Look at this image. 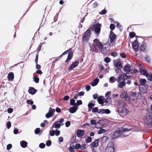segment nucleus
<instances>
[{
  "label": "nucleus",
  "mask_w": 152,
  "mask_h": 152,
  "mask_svg": "<svg viewBox=\"0 0 152 152\" xmlns=\"http://www.w3.org/2000/svg\"><path fill=\"white\" fill-rule=\"evenodd\" d=\"M106 130L100 128V129L98 131L97 133L98 134H100L103 133H104L106 132Z\"/></svg>",
  "instance_id": "obj_36"
},
{
  "label": "nucleus",
  "mask_w": 152,
  "mask_h": 152,
  "mask_svg": "<svg viewBox=\"0 0 152 152\" xmlns=\"http://www.w3.org/2000/svg\"><path fill=\"white\" fill-rule=\"evenodd\" d=\"M148 79L152 81V74H150V76H148Z\"/></svg>",
  "instance_id": "obj_61"
},
{
  "label": "nucleus",
  "mask_w": 152,
  "mask_h": 152,
  "mask_svg": "<svg viewBox=\"0 0 152 152\" xmlns=\"http://www.w3.org/2000/svg\"><path fill=\"white\" fill-rule=\"evenodd\" d=\"M111 102V100L110 98H107L105 100L104 102L107 103L108 104H110Z\"/></svg>",
  "instance_id": "obj_37"
},
{
  "label": "nucleus",
  "mask_w": 152,
  "mask_h": 152,
  "mask_svg": "<svg viewBox=\"0 0 152 152\" xmlns=\"http://www.w3.org/2000/svg\"><path fill=\"white\" fill-rule=\"evenodd\" d=\"M11 125V123L10 121L8 122L6 124L7 127L8 129H9L10 128Z\"/></svg>",
  "instance_id": "obj_42"
},
{
  "label": "nucleus",
  "mask_w": 152,
  "mask_h": 152,
  "mask_svg": "<svg viewBox=\"0 0 152 152\" xmlns=\"http://www.w3.org/2000/svg\"><path fill=\"white\" fill-rule=\"evenodd\" d=\"M94 104L92 103H90L88 104V106L89 110H91V108L94 106Z\"/></svg>",
  "instance_id": "obj_35"
},
{
  "label": "nucleus",
  "mask_w": 152,
  "mask_h": 152,
  "mask_svg": "<svg viewBox=\"0 0 152 152\" xmlns=\"http://www.w3.org/2000/svg\"><path fill=\"white\" fill-rule=\"evenodd\" d=\"M26 102H27V104H30L31 105L32 104L34 103L31 100H27V101Z\"/></svg>",
  "instance_id": "obj_46"
},
{
  "label": "nucleus",
  "mask_w": 152,
  "mask_h": 152,
  "mask_svg": "<svg viewBox=\"0 0 152 152\" xmlns=\"http://www.w3.org/2000/svg\"><path fill=\"white\" fill-rule=\"evenodd\" d=\"M93 45L91 47V50L92 51L97 52L98 49H100L102 47L103 45L101 42L99 41L97 39H95L94 40Z\"/></svg>",
  "instance_id": "obj_2"
},
{
  "label": "nucleus",
  "mask_w": 152,
  "mask_h": 152,
  "mask_svg": "<svg viewBox=\"0 0 152 152\" xmlns=\"http://www.w3.org/2000/svg\"><path fill=\"white\" fill-rule=\"evenodd\" d=\"M145 58L146 61H149L151 60L150 57L148 55H146Z\"/></svg>",
  "instance_id": "obj_47"
},
{
  "label": "nucleus",
  "mask_w": 152,
  "mask_h": 152,
  "mask_svg": "<svg viewBox=\"0 0 152 152\" xmlns=\"http://www.w3.org/2000/svg\"><path fill=\"white\" fill-rule=\"evenodd\" d=\"M99 113H101L102 114L106 113L108 114L110 113V110L108 109H102L99 110Z\"/></svg>",
  "instance_id": "obj_15"
},
{
  "label": "nucleus",
  "mask_w": 152,
  "mask_h": 152,
  "mask_svg": "<svg viewBox=\"0 0 152 152\" xmlns=\"http://www.w3.org/2000/svg\"><path fill=\"white\" fill-rule=\"evenodd\" d=\"M60 132L59 130H56V131H55V134L56 136H58V135H59L60 134Z\"/></svg>",
  "instance_id": "obj_50"
},
{
  "label": "nucleus",
  "mask_w": 152,
  "mask_h": 152,
  "mask_svg": "<svg viewBox=\"0 0 152 152\" xmlns=\"http://www.w3.org/2000/svg\"><path fill=\"white\" fill-rule=\"evenodd\" d=\"M7 77L9 80H13L14 78V75L13 73L12 72H10L8 75Z\"/></svg>",
  "instance_id": "obj_23"
},
{
  "label": "nucleus",
  "mask_w": 152,
  "mask_h": 152,
  "mask_svg": "<svg viewBox=\"0 0 152 152\" xmlns=\"http://www.w3.org/2000/svg\"><path fill=\"white\" fill-rule=\"evenodd\" d=\"M70 104L71 105H77L75 103V100L73 99H72L70 100Z\"/></svg>",
  "instance_id": "obj_38"
},
{
  "label": "nucleus",
  "mask_w": 152,
  "mask_h": 152,
  "mask_svg": "<svg viewBox=\"0 0 152 152\" xmlns=\"http://www.w3.org/2000/svg\"><path fill=\"white\" fill-rule=\"evenodd\" d=\"M115 145L112 142H110L108 144L105 149V152H115Z\"/></svg>",
  "instance_id": "obj_3"
},
{
  "label": "nucleus",
  "mask_w": 152,
  "mask_h": 152,
  "mask_svg": "<svg viewBox=\"0 0 152 152\" xmlns=\"http://www.w3.org/2000/svg\"><path fill=\"white\" fill-rule=\"evenodd\" d=\"M96 121L95 120H92L90 121L91 123L93 125L96 124Z\"/></svg>",
  "instance_id": "obj_48"
},
{
  "label": "nucleus",
  "mask_w": 152,
  "mask_h": 152,
  "mask_svg": "<svg viewBox=\"0 0 152 152\" xmlns=\"http://www.w3.org/2000/svg\"><path fill=\"white\" fill-rule=\"evenodd\" d=\"M73 55V53L72 52L69 53L68 55L67 59L66 60V62H68V60H70L72 58Z\"/></svg>",
  "instance_id": "obj_34"
},
{
  "label": "nucleus",
  "mask_w": 152,
  "mask_h": 152,
  "mask_svg": "<svg viewBox=\"0 0 152 152\" xmlns=\"http://www.w3.org/2000/svg\"><path fill=\"white\" fill-rule=\"evenodd\" d=\"M145 122L147 124L152 125V115H146L144 119Z\"/></svg>",
  "instance_id": "obj_7"
},
{
  "label": "nucleus",
  "mask_w": 152,
  "mask_h": 152,
  "mask_svg": "<svg viewBox=\"0 0 152 152\" xmlns=\"http://www.w3.org/2000/svg\"><path fill=\"white\" fill-rule=\"evenodd\" d=\"M131 130L133 131L132 128H120L112 134L111 137L113 139H114L122 135L124 137L127 136L129 134L128 132Z\"/></svg>",
  "instance_id": "obj_1"
},
{
  "label": "nucleus",
  "mask_w": 152,
  "mask_h": 152,
  "mask_svg": "<svg viewBox=\"0 0 152 152\" xmlns=\"http://www.w3.org/2000/svg\"><path fill=\"white\" fill-rule=\"evenodd\" d=\"M55 133V131L52 130V131H50V134L51 136H53Z\"/></svg>",
  "instance_id": "obj_54"
},
{
  "label": "nucleus",
  "mask_w": 152,
  "mask_h": 152,
  "mask_svg": "<svg viewBox=\"0 0 152 152\" xmlns=\"http://www.w3.org/2000/svg\"><path fill=\"white\" fill-rule=\"evenodd\" d=\"M81 145L77 143L76 144L75 148V149H77L81 148Z\"/></svg>",
  "instance_id": "obj_41"
},
{
  "label": "nucleus",
  "mask_w": 152,
  "mask_h": 152,
  "mask_svg": "<svg viewBox=\"0 0 152 152\" xmlns=\"http://www.w3.org/2000/svg\"><path fill=\"white\" fill-rule=\"evenodd\" d=\"M110 61V59L108 57H106L104 59V61L107 63L109 62Z\"/></svg>",
  "instance_id": "obj_43"
},
{
  "label": "nucleus",
  "mask_w": 152,
  "mask_h": 152,
  "mask_svg": "<svg viewBox=\"0 0 152 152\" xmlns=\"http://www.w3.org/2000/svg\"><path fill=\"white\" fill-rule=\"evenodd\" d=\"M135 34L133 32H131L129 33V35L131 38H133L135 36Z\"/></svg>",
  "instance_id": "obj_44"
},
{
  "label": "nucleus",
  "mask_w": 152,
  "mask_h": 152,
  "mask_svg": "<svg viewBox=\"0 0 152 152\" xmlns=\"http://www.w3.org/2000/svg\"><path fill=\"white\" fill-rule=\"evenodd\" d=\"M121 98H125L128 97V94L126 91L123 92L120 95Z\"/></svg>",
  "instance_id": "obj_26"
},
{
  "label": "nucleus",
  "mask_w": 152,
  "mask_h": 152,
  "mask_svg": "<svg viewBox=\"0 0 152 152\" xmlns=\"http://www.w3.org/2000/svg\"><path fill=\"white\" fill-rule=\"evenodd\" d=\"M139 82L141 85L144 86L146 82V80L145 79H140Z\"/></svg>",
  "instance_id": "obj_33"
},
{
  "label": "nucleus",
  "mask_w": 152,
  "mask_h": 152,
  "mask_svg": "<svg viewBox=\"0 0 152 152\" xmlns=\"http://www.w3.org/2000/svg\"><path fill=\"white\" fill-rule=\"evenodd\" d=\"M64 121V119L62 118L59 121H56L53 124L52 126V129H53L54 128H59L61 126L63 125V122Z\"/></svg>",
  "instance_id": "obj_6"
},
{
  "label": "nucleus",
  "mask_w": 152,
  "mask_h": 152,
  "mask_svg": "<svg viewBox=\"0 0 152 152\" xmlns=\"http://www.w3.org/2000/svg\"><path fill=\"white\" fill-rule=\"evenodd\" d=\"M111 94V92L110 91H107V92L105 94V96L106 97H109V96Z\"/></svg>",
  "instance_id": "obj_60"
},
{
  "label": "nucleus",
  "mask_w": 152,
  "mask_h": 152,
  "mask_svg": "<svg viewBox=\"0 0 152 152\" xmlns=\"http://www.w3.org/2000/svg\"><path fill=\"white\" fill-rule=\"evenodd\" d=\"M28 143L24 140H22L20 142L21 146L23 148H25L27 147Z\"/></svg>",
  "instance_id": "obj_24"
},
{
  "label": "nucleus",
  "mask_w": 152,
  "mask_h": 152,
  "mask_svg": "<svg viewBox=\"0 0 152 152\" xmlns=\"http://www.w3.org/2000/svg\"><path fill=\"white\" fill-rule=\"evenodd\" d=\"M77 110L76 107H71L69 109V111L71 113H74Z\"/></svg>",
  "instance_id": "obj_29"
},
{
  "label": "nucleus",
  "mask_w": 152,
  "mask_h": 152,
  "mask_svg": "<svg viewBox=\"0 0 152 152\" xmlns=\"http://www.w3.org/2000/svg\"><path fill=\"white\" fill-rule=\"evenodd\" d=\"M82 103V102L81 100H78L77 102V105H78L81 104Z\"/></svg>",
  "instance_id": "obj_58"
},
{
  "label": "nucleus",
  "mask_w": 152,
  "mask_h": 152,
  "mask_svg": "<svg viewBox=\"0 0 152 152\" xmlns=\"http://www.w3.org/2000/svg\"><path fill=\"white\" fill-rule=\"evenodd\" d=\"M146 43L145 42H143L140 45V49L141 50L144 51L146 49Z\"/></svg>",
  "instance_id": "obj_17"
},
{
  "label": "nucleus",
  "mask_w": 152,
  "mask_h": 152,
  "mask_svg": "<svg viewBox=\"0 0 152 152\" xmlns=\"http://www.w3.org/2000/svg\"><path fill=\"white\" fill-rule=\"evenodd\" d=\"M79 62L78 61H75L72 63L71 66L69 67V69L71 70L73 68L76 67L78 64Z\"/></svg>",
  "instance_id": "obj_14"
},
{
  "label": "nucleus",
  "mask_w": 152,
  "mask_h": 152,
  "mask_svg": "<svg viewBox=\"0 0 152 152\" xmlns=\"http://www.w3.org/2000/svg\"><path fill=\"white\" fill-rule=\"evenodd\" d=\"M70 124V122L69 121H67L65 123L66 126V127H69Z\"/></svg>",
  "instance_id": "obj_59"
},
{
  "label": "nucleus",
  "mask_w": 152,
  "mask_h": 152,
  "mask_svg": "<svg viewBox=\"0 0 152 152\" xmlns=\"http://www.w3.org/2000/svg\"><path fill=\"white\" fill-rule=\"evenodd\" d=\"M116 80L115 78L113 76L111 77L109 79V82L111 83H114Z\"/></svg>",
  "instance_id": "obj_32"
},
{
  "label": "nucleus",
  "mask_w": 152,
  "mask_h": 152,
  "mask_svg": "<svg viewBox=\"0 0 152 152\" xmlns=\"http://www.w3.org/2000/svg\"><path fill=\"white\" fill-rule=\"evenodd\" d=\"M91 141V137H88L86 140V142L87 143H89Z\"/></svg>",
  "instance_id": "obj_40"
},
{
  "label": "nucleus",
  "mask_w": 152,
  "mask_h": 152,
  "mask_svg": "<svg viewBox=\"0 0 152 152\" xmlns=\"http://www.w3.org/2000/svg\"><path fill=\"white\" fill-rule=\"evenodd\" d=\"M45 144L43 143H41L39 145V147L42 148H45Z\"/></svg>",
  "instance_id": "obj_51"
},
{
  "label": "nucleus",
  "mask_w": 152,
  "mask_h": 152,
  "mask_svg": "<svg viewBox=\"0 0 152 152\" xmlns=\"http://www.w3.org/2000/svg\"><path fill=\"white\" fill-rule=\"evenodd\" d=\"M58 141L60 143L62 142L63 141V138L61 137H60L58 138Z\"/></svg>",
  "instance_id": "obj_57"
},
{
  "label": "nucleus",
  "mask_w": 152,
  "mask_h": 152,
  "mask_svg": "<svg viewBox=\"0 0 152 152\" xmlns=\"http://www.w3.org/2000/svg\"><path fill=\"white\" fill-rule=\"evenodd\" d=\"M111 56L114 57H115L116 56H117V53L115 52H113L111 53Z\"/></svg>",
  "instance_id": "obj_56"
},
{
  "label": "nucleus",
  "mask_w": 152,
  "mask_h": 152,
  "mask_svg": "<svg viewBox=\"0 0 152 152\" xmlns=\"http://www.w3.org/2000/svg\"><path fill=\"white\" fill-rule=\"evenodd\" d=\"M125 105V103L123 100H120L118 101V105L119 107H124Z\"/></svg>",
  "instance_id": "obj_22"
},
{
  "label": "nucleus",
  "mask_w": 152,
  "mask_h": 152,
  "mask_svg": "<svg viewBox=\"0 0 152 152\" xmlns=\"http://www.w3.org/2000/svg\"><path fill=\"white\" fill-rule=\"evenodd\" d=\"M110 28L111 30H113L115 28V26L113 24H111L110 26Z\"/></svg>",
  "instance_id": "obj_64"
},
{
  "label": "nucleus",
  "mask_w": 152,
  "mask_h": 152,
  "mask_svg": "<svg viewBox=\"0 0 152 152\" xmlns=\"http://www.w3.org/2000/svg\"><path fill=\"white\" fill-rule=\"evenodd\" d=\"M69 151L70 152H74V148L73 147L70 146L69 148Z\"/></svg>",
  "instance_id": "obj_52"
},
{
  "label": "nucleus",
  "mask_w": 152,
  "mask_h": 152,
  "mask_svg": "<svg viewBox=\"0 0 152 152\" xmlns=\"http://www.w3.org/2000/svg\"><path fill=\"white\" fill-rule=\"evenodd\" d=\"M101 26V24L99 23L94 25L93 26L92 30L95 32L96 35L98 37L100 32Z\"/></svg>",
  "instance_id": "obj_4"
},
{
  "label": "nucleus",
  "mask_w": 152,
  "mask_h": 152,
  "mask_svg": "<svg viewBox=\"0 0 152 152\" xmlns=\"http://www.w3.org/2000/svg\"><path fill=\"white\" fill-rule=\"evenodd\" d=\"M99 142V140H96L92 143V145L94 147H96L98 146Z\"/></svg>",
  "instance_id": "obj_30"
},
{
  "label": "nucleus",
  "mask_w": 152,
  "mask_h": 152,
  "mask_svg": "<svg viewBox=\"0 0 152 152\" xmlns=\"http://www.w3.org/2000/svg\"><path fill=\"white\" fill-rule=\"evenodd\" d=\"M36 91L37 90L31 87L28 90V92L30 94L33 95L36 93Z\"/></svg>",
  "instance_id": "obj_25"
},
{
  "label": "nucleus",
  "mask_w": 152,
  "mask_h": 152,
  "mask_svg": "<svg viewBox=\"0 0 152 152\" xmlns=\"http://www.w3.org/2000/svg\"><path fill=\"white\" fill-rule=\"evenodd\" d=\"M13 111V110L12 108H9L8 109V112L9 113H11Z\"/></svg>",
  "instance_id": "obj_63"
},
{
  "label": "nucleus",
  "mask_w": 152,
  "mask_h": 152,
  "mask_svg": "<svg viewBox=\"0 0 152 152\" xmlns=\"http://www.w3.org/2000/svg\"><path fill=\"white\" fill-rule=\"evenodd\" d=\"M40 132V129L39 128H37L35 130V133L36 134H37Z\"/></svg>",
  "instance_id": "obj_55"
},
{
  "label": "nucleus",
  "mask_w": 152,
  "mask_h": 152,
  "mask_svg": "<svg viewBox=\"0 0 152 152\" xmlns=\"http://www.w3.org/2000/svg\"><path fill=\"white\" fill-rule=\"evenodd\" d=\"M118 110L119 113L123 116L126 115L128 113V110L125 107H119Z\"/></svg>",
  "instance_id": "obj_8"
},
{
  "label": "nucleus",
  "mask_w": 152,
  "mask_h": 152,
  "mask_svg": "<svg viewBox=\"0 0 152 152\" xmlns=\"http://www.w3.org/2000/svg\"><path fill=\"white\" fill-rule=\"evenodd\" d=\"M91 35V31L88 29L83 35L82 40L83 41L86 42L89 39Z\"/></svg>",
  "instance_id": "obj_5"
},
{
  "label": "nucleus",
  "mask_w": 152,
  "mask_h": 152,
  "mask_svg": "<svg viewBox=\"0 0 152 152\" xmlns=\"http://www.w3.org/2000/svg\"><path fill=\"white\" fill-rule=\"evenodd\" d=\"M103 122V121L102 120H100L96 124V127L100 128V127L103 126V124H102Z\"/></svg>",
  "instance_id": "obj_21"
},
{
  "label": "nucleus",
  "mask_w": 152,
  "mask_h": 152,
  "mask_svg": "<svg viewBox=\"0 0 152 152\" xmlns=\"http://www.w3.org/2000/svg\"><path fill=\"white\" fill-rule=\"evenodd\" d=\"M97 101L99 104H101L102 106L103 105L104 103L103 101V97L102 96H99L97 98Z\"/></svg>",
  "instance_id": "obj_16"
},
{
  "label": "nucleus",
  "mask_w": 152,
  "mask_h": 152,
  "mask_svg": "<svg viewBox=\"0 0 152 152\" xmlns=\"http://www.w3.org/2000/svg\"><path fill=\"white\" fill-rule=\"evenodd\" d=\"M124 71L127 73H129L130 72L131 66L129 64L125 65L123 68Z\"/></svg>",
  "instance_id": "obj_13"
},
{
  "label": "nucleus",
  "mask_w": 152,
  "mask_h": 152,
  "mask_svg": "<svg viewBox=\"0 0 152 152\" xmlns=\"http://www.w3.org/2000/svg\"><path fill=\"white\" fill-rule=\"evenodd\" d=\"M99 80L98 79L96 78L91 83V84L92 86H95L97 85L99 82Z\"/></svg>",
  "instance_id": "obj_27"
},
{
  "label": "nucleus",
  "mask_w": 152,
  "mask_h": 152,
  "mask_svg": "<svg viewBox=\"0 0 152 152\" xmlns=\"http://www.w3.org/2000/svg\"><path fill=\"white\" fill-rule=\"evenodd\" d=\"M130 96L131 97H133L135 99H139V97L137 96V93L136 92H132L130 95Z\"/></svg>",
  "instance_id": "obj_31"
},
{
  "label": "nucleus",
  "mask_w": 152,
  "mask_h": 152,
  "mask_svg": "<svg viewBox=\"0 0 152 152\" xmlns=\"http://www.w3.org/2000/svg\"><path fill=\"white\" fill-rule=\"evenodd\" d=\"M98 110V108L97 107H95L93 108L92 110V112L93 113H95L97 112Z\"/></svg>",
  "instance_id": "obj_49"
},
{
  "label": "nucleus",
  "mask_w": 152,
  "mask_h": 152,
  "mask_svg": "<svg viewBox=\"0 0 152 152\" xmlns=\"http://www.w3.org/2000/svg\"><path fill=\"white\" fill-rule=\"evenodd\" d=\"M77 136L79 137H81L84 134L83 130H78L77 131Z\"/></svg>",
  "instance_id": "obj_18"
},
{
  "label": "nucleus",
  "mask_w": 152,
  "mask_h": 152,
  "mask_svg": "<svg viewBox=\"0 0 152 152\" xmlns=\"http://www.w3.org/2000/svg\"><path fill=\"white\" fill-rule=\"evenodd\" d=\"M33 79L35 83H38L39 82V79L38 77L34 76L33 77Z\"/></svg>",
  "instance_id": "obj_39"
},
{
  "label": "nucleus",
  "mask_w": 152,
  "mask_h": 152,
  "mask_svg": "<svg viewBox=\"0 0 152 152\" xmlns=\"http://www.w3.org/2000/svg\"><path fill=\"white\" fill-rule=\"evenodd\" d=\"M119 83L118 86L120 88H123V86H125L126 83L124 81H123L121 82H120Z\"/></svg>",
  "instance_id": "obj_28"
},
{
  "label": "nucleus",
  "mask_w": 152,
  "mask_h": 152,
  "mask_svg": "<svg viewBox=\"0 0 152 152\" xmlns=\"http://www.w3.org/2000/svg\"><path fill=\"white\" fill-rule=\"evenodd\" d=\"M51 143V141L50 140L48 141L46 143V145L48 146H50Z\"/></svg>",
  "instance_id": "obj_62"
},
{
  "label": "nucleus",
  "mask_w": 152,
  "mask_h": 152,
  "mask_svg": "<svg viewBox=\"0 0 152 152\" xmlns=\"http://www.w3.org/2000/svg\"><path fill=\"white\" fill-rule=\"evenodd\" d=\"M141 67L143 68L140 69V73L141 74L145 76L148 79V76H150V74L148 73L146 70H145L144 68H143V66L142 65H141Z\"/></svg>",
  "instance_id": "obj_11"
},
{
  "label": "nucleus",
  "mask_w": 152,
  "mask_h": 152,
  "mask_svg": "<svg viewBox=\"0 0 152 152\" xmlns=\"http://www.w3.org/2000/svg\"><path fill=\"white\" fill-rule=\"evenodd\" d=\"M55 112V109H52L51 107L50 108L49 112L45 115L46 118H49L52 117L54 115Z\"/></svg>",
  "instance_id": "obj_12"
},
{
  "label": "nucleus",
  "mask_w": 152,
  "mask_h": 152,
  "mask_svg": "<svg viewBox=\"0 0 152 152\" xmlns=\"http://www.w3.org/2000/svg\"><path fill=\"white\" fill-rule=\"evenodd\" d=\"M116 39V36L112 31L110 32V42L111 44H114L115 43V40Z\"/></svg>",
  "instance_id": "obj_10"
},
{
  "label": "nucleus",
  "mask_w": 152,
  "mask_h": 152,
  "mask_svg": "<svg viewBox=\"0 0 152 152\" xmlns=\"http://www.w3.org/2000/svg\"><path fill=\"white\" fill-rule=\"evenodd\" d=\"M132 47L135 51L137 52L139 49V45L137 40L136 39L132 43Z\"/></svg>",
  "instance_id": "obj_9"
},
{
  "label": "nucleus",
  "mask_w": 152,
  "mask_h": 152,
  "mask_svg": "<svg viewBox=\"0 0 152 152\" xmlns=\"http://www.w3.org/2000/svg\"><path fill=\"white\" fill-rule=\"evenodd\" d=\"M12 145L11 144H9L7 146V149L8 150H10L12 148Z\"/></svg>",
  "instance_id": "obj_53"
},
{
  "label": "nucleus",
  "mask_w": 152,
  "mask_h": 152,
  "mask_svg": "<svg viewBox=\"0 0 152 152\" xmlns=\"http://www.w3.org/2000/svg\"><path fill=\"white\" fill-rule=\"evenodd\" d=\"M126 76L123 74L119 75L117 78L116 81L118 82L119 83L122 79H124V77Z\"/></svg>",
  "instance_id": "obj_20"
},
{
  "label": "nucleus",
  "mask_w": 152,
  "mask_h": 152,
  "mask_svg": "<svg viewBox=\"0 0 152 152\" xmlns=\"http://www.w3.org/2000/svg\"><path fill=\"white\" fill-rule=\"evenodd\" d=\"M107 12V11L105 9H104L102 10L99 13L100 14L104 15Z\"/></svg>",
  "instance_id": "obj_45"
},
{
  "label": "nucleus",
  "mask_w": 152,
  "mask_h": 152,
  "mask_svg": "<svg viewBox=\"0 0 152 152\" xmlns=\"http://www.w3.org/2000/svg\"><path fill=\"white\" fill-rule=\"evenodd\" d=\"M114 64L115 65V67H117L118 69H119L120 68L122 67L121 63L119 61L116 60Z\"/></svg>",
  "instance_id": "obj_19"
}]
</instances>
